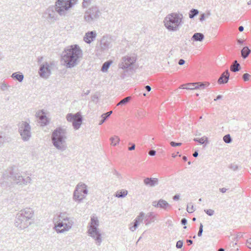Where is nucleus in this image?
I'll return each mask as SVG.
<instances>
[{
  "label": "nucleus",
  "mask_w": 251,
  "mask_h": 251,
  "mask_svg": "<svg viewBox=\"0 0 251 251\" xmlns=\"http://www.w3.org/2000/svg\"><path fill=\"white\" fill-rule=\"evenodd\" d=\"M13 166L9 167L3 172L0 180L1 187L10 186L13 184L25 185L30 183V177L27 176L24 178L20 173L15 172Z\"/></svg>",
  "instance_id": "1"
},
{
  "label": "nucleus",
  "mask_w": 251,
  "mask_h": 251,
  "mask_svg": "<svg viewBox=\"0 0 251 251\" xmlns=\"http://www.w3.org/2000/svg\"><path fill=\"white\" fill-rule=\"evenodd\" d=\"M82 56V50L78 45H71L65 48L62 53V60L67 68L76 66Z\"/></svg>",
  "instance_id": "2"
},
{
  "label": "nucleus",
  "mask_w": 251,
  "mask_h": 251,
  "mask_svg": "<svg viewBox=\"0 0 251 251\" xmlns=\"http://www.w3.org/2000/svg\"><path fill=\"white\" fill-rule=\"evenodd\" d=\"M34 215L33 210L30 208H25L19 211L15 217L14 226L19 229L27 228L32 224Z\"/></svg>",
  "instance_id": "3"
},
{
  "label": "nucleus",
  "mask_w": 251,
  "mask_h": 251,
  "mask_svg": "<svg viewBox=\"0 0 251 251\" xmlns=\"http://www.w3.org/2000/svg\"><path fill=\"white\" fill-rule=\"evenodd\" d=\"M68 129L63 126L55 128L51 134V139L53 145L58 150L65 151L67 148L66 140Z\"/></svg>",
  "instance_id": "4"
},
{
  "label": "nucleus",
  "mask_w": 251,
  "mask_h": 251,
  "mask_svg": "<svg viewBox=\"0 0 251 251\" xmlns=\"http://www.w3.org/2000/svg\"><path fill=\"white\" fill-rule=\"evenodd\" d=\"M183 15L179 13H172L164 19V23L166 28L170 31H177L183 24Z\"/></svg>",
  "instance_id": "5"
},
{
  "label": "nucleus",
  "mask_w": 251,
  "mask_h": 251,
  "mask_svg": "<svg viewBox=\"0 0 251 251\" xmlns=\"http://www.w3.org/2000/svg\"><path fill=\"white\" fill-rule=\"evenodd\" d=\"M99 221L97 217H91L90 225L88 227V234L96 241L97 245L100 246L102 242L101 234L100 232L98 226Z\"/></svg>",
  "instance_id": "6"
},
{
  "label": "nucleus",
  "mask_w": 251,
  "mask_h": 251,
  "mask_svg": "<svg viewBox=\"0 0 251 251\" xmlns=\"http://www.w3.org/2000/svg\"><path fill=\"white\" fill-rule=\"evenodd\" d=\"M74 224L73 219H63L54 224V228L58 233H63L71 228Z\"/></svg>",
  "instance_id": "7"
},
{
  "label": "nucleus",
  "mask_w": 251,
  "mask_h": 251,
  "mask_svg": "<svg viewBox=\"0 0 251 251\" xmlns=\"http://www.w3.org/2000/svg\"><path fill=\"white\" fill-rule=\"evenodd\" d=\"M77 0H57V11L60 16L65 15L67 11L76 3Z\"/></svg>",
  "instance_id": "8"
},
{
  "label": "nucleus",
  "mask_w": 251,
  "mask_h": 251,
  "mask_svg": "<svg viewBox=\"0 0 251 251\" xmlns=\"http://www.w3.org/2000/svg\"><path fill=\"white\" fill-rule=\"evenodd\" d=\"M19 132L24 141H28L31 137V126L26 121H22L19 125Z\"/></svg>",
  "instance_id": "9"
},
{
  "label": "nucleus",
  "mask_w": 251,
  "mask_h": 251,
  "mask_svg": "<svg viewBox=\"0 0 251 251\" xmlns=\"http://www.w3.org/2000/svg\"><path fill=\"white\" fill-rule=\"evenodd\" d=\"M101 13L97 6H92L85 13L84 19L88 23L92 24L100 16Z\"/></svg>",
  "instance_id": "10"
},
{
  "label": "nucleus",
  "mask_w": 251,
  "mask_h": 251,
  "mask_svg": "<svg viewBox=\"0 0 251 251\" xmlns=\"http://www.w3.org/2000/svg\"><path fill=\"white\" fill-rule=\"evenodd\" d=\"M66 119L68 122L72 123L73 126L75 130L80 128L83 121L80 112H77L75 114L69 113L66 116Z\"/></svg>",
  "instance_id": "11"
},
{
  "label": "nucleus",
  "mask_w": 251,
  "mask_h": 251,
  "mask_svg": "<svg viewBox=\"0 0 251 251\" xmlns=\"http://www.w3.org/2000/svg\"><path fill=\"white\" fill-rule=\"evenodd\" d=\"M50 65L46 62L42 64L39 68L38 73L42 78L47 79L51 75Z\"/></svg>",
  "instance_id": "12"
},
{
  "label": "nucleus",
  "mask_w": 251,
  "mask_h": 251,
  "mask_svg": "<svg viewBox=\"0 0 251 251\" xmlns=\"http://www.w3.org/2000/svg\"><path fill=\"white\" fill-rule=\"evenodd\" d=\"M122 62L120 64V68L125 70L132 65L136 61V58L134 56H125L122 57Z\"/></svg>",
  "instance_id": "13"
},
{
  "label": "nucleus",
  "mask_w": 251,
  "mask_h": 251,
  "mask_svg": "<svg viewBox=\"0 0 251 251\" xmlns=\"http://www.w3.org/2000/svg\"><path fill=\"white\" fill-rule=\"evenodd\" d=\"M56 2L55 6L49 7L45 12V14L48 15L47 18L51 21H54L57 19V13L59 14V12L57 11V9H56Z\"/></svg>",
  "instance_id": "14"
},
{
  "label": "nucleus",
  "mask_w": 251,
  "mask_h": 251,
  "mask_svg": "<svg viewBox=\"0 0 251 251\" xmlns=\"http://www.w3.org/2000/svg\"><path fill=\"white\" fill-rule=\"evenodd\" d=\"M82 193L84 196L88 193L87 185L84 183H78L75 190V199H78L79 197L76 194Z\"/></svg>",
  "instance_id": "15"
},
{
  "label": "nucleus",
  "mask_w": 251,
  "mask_h": 251,
  "mask_svg": "<svg viewBox=\"0 0 251 251\" xmlns=\"http://www.w3.org/2000/svg\"><path fill=\"white\" fill-rule=\"evenodd\" d=\"M144 183L147 186L153 187L159 184V180L157 178L146 177L144 179Z\"/></svg>",
  "instance_id": "16"
},
{
  "label": "nucleus",
  "mask_w": 251,
  "mask_h": 251,
  "mask_svg": "<svg viewBox=\"0 0 251 251\" xmlns=\"http://www.w3.org/2000/svg\"><path fill=\"white\" fill-rule=\"evenodd\" d=\"M11 141V138L5 132L0 131V148L3 146L4 144L9 143Z\"/></svg>",
  "instance_id": "17"
},
{
  "label": "nucleus",
  "mask_w": 251,
  "mask_h": 251,
  "mask_svg": "<svg viewBox=\"0 0 251 251\" xmlns=\"http://www.w3.org/2000/svg\"><path fill=\"white\" fill-rule=\"evenodd\" d=\"M96 33L95 31H89L86 33L84 37V41L88 44L93 41L96 37Z\"/></svg>",
  "instance_id": "18"
},
{
  "label": "nucleus",
  "mask_w": 251,
  "mask_h": 251,
  "mask_svg": "<svg viewBox=\"0 0 251 251\" xmlns=\"http://www.w3.org/2000/svg\"><path fill=\"white\" fill-rule=\"evenodd\" d=\"M111 40L107 36H103L100 41L101 49L102 50H107L110 46Z\"/></svg>",
  "instance_id": "19"
},
{
  "label": "nucleus",
  "mask_w": 251,
  "mask_h": 251,
  "mask_svg": "<svg viewBox=\"0 0 251 251\" xmlns=\"http://www.w3.org/2000/svg\"><path fill=\"white\" fill-rule=\"evenodd\" d=\"M229 77V73L228 70H226L222 74L218 80V83L220 84H225L228 81Z\"/></svg>",
  "instance_id": "20"
},
{
  "label": "nucleus",
  "mask_w": 251,
  "mask_h": 251,
  "mask_svg": "<svg viewBox=\"0 0 251 251\" xmlns=\"http://www.w3.org/2000/svg\"><path fill=\"white\" fill-rule=\"evenodd\" d=\"M155 217V215L153 212H149L146 215H145V220L144 223L146 226H148L151 223L154 222V218Z\"/></svg>",
  "instance_id": "21"
},
{
  "label": "nucleus",
  "mask_w": 251,
  "mask_h": 251,
  "mask_svg": "<svg viewBox=\"0 0 251 251\" xmlns=\"http://www.w3.org/2000/svg\"><path fill=\"white\" fill-rule=\"evenodd\" d=\"M159 208L166 210L171 208V205L165 200L160 199L159 200Z\"/></svg>",
  "instance_id": "22"
},
{
  "label": "nucleus",
  "mask_w": 251,
  "mask_h": 251,
  "mask_svg": "<svg viewBox=\"0 0 251 251\" xmlns=\"http://www.w3.org/2000/svg\"><path fill=\"white\" fill-rule=\"evenodd\" d=\"M204 38V36L202 33L197 32L193 34V35L191 37V40L196 42H201L203 40Z\"/></svg>",
  "instance_id": "23"
},
{
  "label": "nucleus",
  "mask_w": 251,
  "mask_h": 251,
  "mask_svg": "<svg viewBox=\"0 0 251 251\" xmlns=\"http://www.w3.org/2000/svg\"><path fill=\"white\" fill-rule=\"evenodd\" d=\"M241 69V66L240 64L237 62V60H234L230 66V70L232 72H236L239 71Z\"/></svg>",
  "instance_id": "24"
},
{
  "label": "nucleus",
  "mask_w": 251,
  "mask_h": 251,
  "mask_svg": "<svg viewBox=\"0 0 251 251\" xmlns=\"http://www.w3.org/2000/svg\"><path fill=\"white\" fill-rule=\"evenodd\" d=\"M11 77L19 82H21L23 81L24 76L22 73L20 72L14 73L12 74Z\"/></svg>",
  "instance_id": "25"
},
{
  "label": "nucleus",
  "mask_w": 251,
  "mask_h": 251,
  "mask_svg": "<svg viewBox=\"0 0 251 251\" xmlns=\"http://www.w3.org/2000/svg\"><path fill=\"white\" fill-rule=\"evenodd\" d=\"M241 56L243 58L246 59L248 57V56L249 55V54L251 52V50L248 47L246 46L243 47V48L242 49L241 51Z\"/></svg>",
  "instance_id": "26"
},
{
  "label": "nucleus",
  "mask_w": 251,
  "mask_h": 251,
  "mask_svg": "<svg viewBox=\"0 0 251 251\" xmlns=\"http://www.w3.org/2000/svg\"><path fill=\"white\" fill-rule=\"evenodd\" d=\"M197 83H187L186 84H182L180 86V89H187V90H193L196 89L195 86Z\"/></svg>",
  "instance_id": "27"
},
{
  "label": "nucleus",
  "mask_w": 251,
  "mask_h": 251,
  "mask_svg": "<svg viewBox=\"0 0 251 251\" xmlns=\"http://www.w3.org/2000/svg\"><path fill=\"white\" fill-rule=\"evenodd\" d=\"M111 141V145L115 146L118 145L120 141L119 137L117 136H114L110 138Z\"/></svg>",
  "instance_id": "28"
},
{
  "label": "nucleus",
  "mask_w": 251,
  "mask_h": 251,
  "mask_svg": "<svg viewBox=\"0 0 251 251\" xmlns=\"http://www.w3.org/2000/svg\"><path fill=\"white\" fill-rule=\"evenodd\" d=\"M199 13V11L197 9L193 8L190 10L189 13V17L190 19H194L195 17L198 15Z\"/></svg>",
  "instance_id": "29"
},
{
  "label": "nucleus",
  "mask_w": 251,
  "mask_h": 251,
  "mask_svg": "<svg viewBox=\"0 0 251 251\" xmlns=\"http://www.w3.org/2000/svg\"><path fill=\"white\" fill-rule=\"evenodd\" d=\"M131 100V97L129 96L120 100V101L117 104V106L124 105L127 104Z\"/></svg>",
  "instance_id": "30"
},
{
  "label": "nucleus",
  "mask_w": 251,
  "mask_h": 251,
  "mask_svg": "<svg viewBox=\"0 0 251 251\" xmlns=\"http://www.w3.org/2000/svg\"><path fill=\"white\" fill-rule=\"evenodd\" d=\"M111 62L109 61H107L105 62H104L101 67V71L103 72H106L107 71L108 69H109L110 65L111 64Z\"/></svg>",
  "instance_id": "31"
},
{
  "label": "nucleus",
  "mask_w": 251,
  "mask_h": 251,
  "mask_svg": "<svg viewBox=\"0 0 251 251\" xmlns=\"http://www.w3.org/2000/svg\"><path fill=\"white\" fill-rule=\"evenodd\" d=\"M127 191L123 190L120 191H117L116 193L115 196L117 198H124L127 195Z\"/></svg>",
  "instance_id": "32"
},
{
  "label": "nucleus",
  "mask_w": 251,
  "mask_h": 251,
  "mask_svg": "<svg viewBox=\"0 0 251 251\" xmlns=\"http://www.w3.org/2000/svg\"><path fill=\"white\" fill-rule=\"evenodd\" d=\"M145 219V213L143 212H141L138 216H137L136 218L134 219V221L136 222H138V223L139 224L143 221Z\"/></svg>",
  "instance_id": "33"
},
{
  "label": "nucleus",
  "mask_w": 251,
  "mask_h": 251,
  "mask_svg": "<svg viewBox=\"0 0 251 251\" xmlns=\"http://www.w3.org/2000/svg\"><path fill=\"white\" fill-rule=\"evenodd\" d=\"M77 196H79V198L78 199H75V191L74 192V194H73V200L75 201H77L78 202H80L83 199H84L85 198V196H84V195H83L82 193H77L76 194Z\"/></svg>",
  "instance_id": "34"
},
{
  "label": "nucleus",
  "mask_w": 251,
  "mask_h": 251,
  "mask_svg": "<svg viewBox=\"0 0 251 251\" xmlns=\"http://www.w3.org/2000/svg\"><path fill=\"white\" fill-rule=\"evenodd\" d=\"M146 115V112L142 109L139 110L137 111V113L136 114V117L137 119H142L143 117Z\"/></svg>",
  "instance_id": "35"
},
{
  "label": "nucleus",
  "mask_w": 251,
  "mask_h": 251,
  "mask_svg": "<svg viewBox=\"0 0 251 251\" xmlns=\"http://www.w3.org/2000/svg\"><path fill=\"white\" fill-rule=\"evenodd\" d=\"M194 141L199 143L200 144L208 143L207 138L204 137H202L201 138H194Z\"/></svg>",
  "instance_id": "36"
},
{
  "label": "nucleus",
  "mask_w": 251,
  "mask_h": 251,
  "mask_svg": "<svg viewBox=\"0 0 251 251\" xmlns=\"http://www.w3.org/2000/svg\"><path fill=\"white\" fill-rule=\"evenodd\" d=\"M209 85V83L208 82H202V83H201L200 84H198L197 83V85L195 86V88H196V89H199V88L204 89Z\"/></svg>",
  "instance_id": "37"
},
{
  "label": "nucleus",
  "mask_w": 251,
  "mask_h": 251,
  "mask_svg": "<svg viewBox=\"0 0 251 251\" xmlns=\"http://www.w3.org/2000/svg\"><path fill=\"white\" fill-rule=\"evenodd\" d=\"M223 140L226 143H230L232 142V138L229 134H226L223 137Z\"/></svg>",
  "instance_id": "38"
},
{
  "label": "nucleus",
  "mask_w": 251,
  "mask_h": 251,
  "mask_svg": "<svg viewBox=\"0 0 251 251\" xmlns=\"http://www.w3.org/2000/svg\"><path fill=\"white\" fill-rule=\"evenodd\" d=\"M187 211L189 213H192L195 211L194 206L192 203H188L187 206Z\"/></svg>",
  "instance_id": "39"
},
{
  "label": "nucleus",
  "mask_w": 251,
  "mask_h": 251,
  "mask_svg": "<svg viewBox=\"0 0 251 251\" xmlns=\"http://www.w3.org/2000/svg\"><path fill=\"white\" fill-rule=\"evenodd\" d=\"M101 117L102 118V119L100 121V123H99V125H102V124H103L105 121L109 117V116H108L106 114H105V113H103L101 115Z\"/></svg>",
  "instance_id": "40"
},
{
  "label": "nucleus",
  "mask_w": 251,
  "mask_h": 251,
  "mask_svg": "<svg viewBox=\"0 0 251 251\" xmlns=\"http://www.w3.org/2000/svg\"><path fill=\"white\" fill-rule=\"evenodd\" d=\"M132 224V223L131 224V225ZM139 224L138 223V222H136V221L134 220V222L133 223V225L129 227V229L131 231H134L136 230V229L137 228L138 225Z\"/></svg>",
  "instance_id": "41"
},
{
  "label": "nucleus",
  "mask_w": 251,
  "mask_h": 251,
  "mask_svg": "<svg viewBox=\"0 0 251 251\" xmlns=\"http://www.w3.org/2000/svg\"><path fill=\"white\" fill-rule=\"evenodd\" d=\"M59 219L58 220H63V219H72L68 217L66 212L61 213L59 216Z\"/></svg>",
  "instance_id": "42"
},
{
  "label": "nucleus",
  "mask_w": 251,
  "mask_h": 251,
  "mask_svg": "<svg viewBox=\"0 0 251 251\" xmlns=\"http://www.w3.org/2000/svg\"><path fill=\"white\" fill-rule=\"evenodd\" d=\"M204 211L208 215L210 216H211L214 215V211L211 209H204Z\"/></svg>",
  "instance_id": "43"
},
{
  "label": "nucleus",
  "mask_w": 251,
  "mask_h": 251,
  "mask_svg": "<svg viewBox=\"0 0 251 251\" xmlns=\"http://www.w3.org/2000/svg\"><path fill=\"white\" fill-rule=\"evenodd\" d=\"M228 168L230 169H231L232 170L235 171L236 170H237L238 169V166L237 164H231Z\"/></svg>",
  "instance_id": "44"
},
{
  "label": "nucleus",
  "mask_w": 251,
  "mask_h": 251,
  "mask_svg": "<svg viewBox=\"0 0 251 251\" xmlns=\"http://www.w3.org/2000/svg\"><path fill=\"white\" fill-rule=\"evenodd\" d=\"M250 75L248 73H245L243 75V79L245 81H247L249 80Z\"/></svg>",
  "instance_id": "45"
},
{
  "label": "nucleus",
  "mask_w": 251,
  "mask_h": 251,
  "mask_svg": "<svg viewBox=\"0 0 251 251\" xmlns=\"http://www.w3.org/2000/svg\"><path fill=\"white\" fill-rule=\"evenodd\" d=\"M183 241L182 240H179L176 242V248L177 249H181L183 246Z\"/></svg>",
  "instance_id": "46"
},
{
  "label": "nucleus",
  "mask_w": 251,
  "mask_h": 251,
  "mask_svg": "<svg viewBox=\"0 0 251 251\" xmlns=\"http://www.w3.org/2000/svg\"><path fill=\"white\" fill-rule=\"evenodd\" d=\"M170 145L173 147H175L176 146H180L182 145V143L180 142L176 143L174 141H171L170 142Z\"/></svg>",
  "instance_id": "47"
},
{
  "label": "nucleus",
  "mask_w": 251,
  "mask_h": 251,
  "mask_svg": "<svg viewBox=\"0 0 251 251\" xmlns=\"http://www.w3.org/2000/svg\"><path fill=\"white\" fill-rule=\"evenodd\" d=\"M91 1V0H83L82 2L83 7H87L90 3Z\"/></svg>",
  "instance_id": "48"
},
{
  "label": "nucleus",
  "mask_w": 251,
  "mask_h": 251,
  "mask_svg": "<svg viewBox=\"0 0 251 251\" xmlns=\"http://www.w3.org/2000/svg\"><path fill=\"white\" fill-rule=\"evenodd\" d=\"M7 87V85L4 82H3L1 83L0 84V89L2 90H5Z\"/></svg>",
  "instance_id": "49"
},
{
  "label": "nucleus",
  "mask_w": 251,
  "mask_h": 251,
  "mask_svg": "<svg viewBox=\"0 0 251 251\" xmlns=\"http://www.w3.org/2000/svg\"><path fill=\"white\" fill-rule=\"evenodd\" d=\"M205 14L204 13H201L200 15V18L199 19L200 21L201 22H203V21L205 20Z\"/></svg>",
  "instance_id": "50"
},
{
  "label": "nucleus",
  "mask_w": 251,
  "mask_h": 251,
  "mask_svg": "<svg viewBox=\"0 0 251 251\" xmlns=\"http://www.w3.org/2000/svg\"><path fill=\"white\" fill-rule=\"evenodd\" d=\"M149 154L151 156H153L156 154V151L153 150H151L149 151Z\"/></svg>",
  "instance_id": "51"
},
{
  "label": "nucleus",
  "mask_w": 251,
  "mask_h": 251,
  "mask_svg": "<svg viewBox=\"0 0 251 251\" xmlns=\"http://www.w3.org/2000/svg\"><path fill=\"white\" fill-rule=\"evenodd\" d=\"M152 206H154L155 207L159 208V201H153L152 202Z\"/></svg>",
  "instance_id": "52"
},
{
  "label": "nucleus",
  "mask_w": 251,
  "mask_h": 251,
  "mask_svg": "<svg viewBox=\"0 0 251 251\" xmlns=\"http://www.w3.org/2000/svg\"><path fill=\"white\" fill-rule=\"evenodd\" d=\"M187 223V220L186 218H182L181 220V224L185 226Z\"/></svg>",
  "instance_id": "53"
},
{
  "label": "nucleus",
  "mask_w": 251,
  "mask_h": 251,
  "mask_svg": "<svg viewBox=\"0 0 251 251\" xmlns=\"http://www.w3.org/2000/svg\"><path fill=\"white\" fill-rule=\"evenodd\" d=\"M179 198H180V195L176 194L173 196V199L174 201H177L179 199Z\"/></svg>",
  "instance_id": "54"
},
{
  "label": "nucleus",
  "mask_w": 251,
  "mask_h": 251,
  "mask_svg": "<svg viewBox=\"0 0 251 251\" xmlns=\"http://www.w3.org/2000/svg\"><path fill=\"white\" fill-rule=\"evenodd\" d=\"M130 145H131V146L128 148L129 151H133L135 148V145L134 144L129 143Z\"/></svg>",
  "instance_id": "55"
},
{
  "label": "nucleus",
  "mask_w": 251,
  "mask_h": 251,
  "mask_svg": "<svg viewBox=\"0 0 251 251\" xmlns=\"http://www.w3.org/2000/svg\"><path fill=\"white\" fill-rule=\"evenodd\" d=\"M247 242L248 247L251 249V238L247 240Z\"/></svg>",
  "instance_id": "56"
},
{
  "label": "nucleus",
  "mask_w": 251,
  "mask_h": 251,
  "mask_svg": "<svg viewBox=\"0 0 251 251\" xmlns=\"http://www.w3.org/2000/svg\"><path fill=\"white\" fill-rule=\"evenodd\" d=\"M185 62V61L184 59H180L179 60L178 63L179 65H183V64H184Z\"/></svg>",
  "instance_id": "57"
},
{
  "label": "nucleus",
  "mask_w": 251,
  "mask_h": 251,
  "mask_svg": "<svg viewBox=\"0 0 251 251\" xmlns=\"http://www.w3.org/2000/svg\"><path fill=\"white\" fill-rule=\"evenodd\" d=\"M243 236V234L242 233H238L236 235V237L234 238L235 240L237 239L238 238H240Z\"/></svg>",
  "instance_id": "58"
},
{
  "label": "nucleus",
  "mask_w": 251,
  "mask_h": 251,
  "mask_svg": "<svg viewBox=\"0 0 251 251\" xmlns=\"http://www.w3.org/2000/svg\"><path fill=\"white\" fill-rule=\"evenodd\" d=\"M202 232H203V229H199V230L198 233V236L199 237H201L202 236Z\"/></svg>",
  "instance_id": "59"
},
{
  "label": "nucleus",
  "mask_w": 251,
  "mask_h": 251,
  "mask_svg": "<svg viewBox=\"0 0 251 251\" xmlns=\"http://www.w3.org/2000/svg\"><path fill=\"white\" fill-rule=\"evenodd\" d=\"M244 41L242 39H237V43L238 44L243 45L244 43Z\"/></svg>",
  "instance_id": "60"
},
{
  "label": "nucleus",
  "mask_w": 251,
  "mask_h": 251,
  "mask_svg": "<svg viewBox=\"0 0 251 251\" xmlns=\"http://www.w3.org/2000/svg\"><path fill=\"white\" fill-rule=\"evenodd\" d=\"M97 99H98V96H97V95H94L92 97V100L93 101H94L95 100H97Z\"/></svg>",
  "instance_id": "61"
},
{
  "label": "nucleus",
  "mask_w": 251,
  "mask_h": 251,
  "mask_svg": "<svg viewBox=\"0 0 251 251\" xmlns=\"http://www.w3.org/2000/svg\"><path fill=\"white\" fill-rule=\"evenodd\" d=\"M223 98L222 95H219L216 97V98L214 99V101H216L218 100H220Z\"/></svg>",
  "instance_id": "62"
},
{
  "label": "nucleus",
  "mask_w": 251,
  "mask_h": 251,
  "mask_svg": "<svg viewBox=\"0 0 251 251\" xmlns=\"http://www.w3.org/2000/svg\"><path fill=\"white\" fill-rule=\"evenodd\" d=\"M219 190L221 192L224 193L226 191L227 189L225 188H220Z\"/></svg>",
  "instance_id": "63"
},
{
  "label": "nucleus",
  "mask_w": 251,
  "mask_h": 251,
  "mask_svg": "<svg viewBox=\"0 0 251 251\" xmlns=\"http://www.w3.org/2000/svg\"><path fill=\"white\" fill-rule=\"evenodd\" d=\"M145 88L148 92H150L151 90V87L149 85L146 86Z\"/></svg>",
  "instance_id": "64"
}]
</instances>
